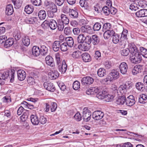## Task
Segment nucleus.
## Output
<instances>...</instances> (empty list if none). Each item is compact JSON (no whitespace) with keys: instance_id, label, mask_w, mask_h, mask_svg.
<instances>
[{"instance_id":"obj_26","label":"nucleus","mask_w":147,"mask_h":147,"mask_svg":"<svg viewBox=\"0 0 147 147\" xmlns=\"http://www.w3.org/2000/svg\"><path fill=\"white\" fill-rule=\"evenodd\" d=\"M85 36L84 34H80L78 37L77 41L78 43L80 44L78 46H82L81 44L84 42Z\"/></svg>"},{"instance_id":"obj_8","label":"nucleus","mask_w":147,"mask_h":147,"mask_svg":"<svg viewBox=\"0 0 147 147\" xmlns=\"http://www.w3.org/2000/svg\"><path fill=\"white\" fill-rule=\"evenodd\" d=\"M45 89L49 91L53 92L55 90V87L53 83L47 82H45L43 84Z\"/></svg>"},{"instance_id":"obj_56","label":"nucleus","mask_w":147,"mask_h":147,"mask_svg":"<svg viewBox=\"0 0 147 147\" xmlns=\"http://www.w3.org/2000/svg\"><path fill=\"white\" fill-rule=\"evenodd\" d=\"M39 122L42 124H45L47 121V118L43 116H40L39 118Z\"/></svg>"},{"instance_id":"obj_9","label":"nucleus","mask_w":147,"mask_h":147,"mask_svg":"<svg viewBox=\"0 0 147 147\" xmlns=\"http://www.w3.org/2000/svg\"><path fill=\"white\" fill-rule=\"evenodd\" d=\"M143 71L142 66L138 65L134 66L131 71L132 74L136 75L138 74L141 73Z\"/></svg>"},{"instance_id":"obj_21","label":"nucleus","mask_w":147,"mask_h":147,"mask_svg":"<svg viewBox=\"0 0 147 147\" xmlns=\"http://www.w3.org/2000/svg\"><path fill=\"white\" fill-rule=\"evenodd\" d=\"M13 9L12 5L9 4L6 7L5 13L8 16L12 15L13 12Z\"/></svg>"},{"instance_id":"obj_18","label":"nucleus","mask_w":147,"mask_h":147,"mask_svg":"<svg viewBox=\"0 0 147 147\" xmlns=\"http://www.w3.org/2000/svg\"><path fill=\"white\" fill-rule=\"evenodd\" d=\"M49 78L51 80L55 79L57 78L59 76V74L58 72L55 70L49 72Z\"/></svg>"},{"instance_id":"obj_55","label":"nucleus","mask_w":147,"mask_h":147,"mask_svg":"<svg viewBox=\"0 0 147 147\" xmlns=\"http://www.w3.org/2000/svg\"><path fill=\"white\" fill-rule=\"evenodd\" d=\"M111 24L109 23H105L103 26V31L105 30H109V29L111 28Z\"/></svg>"},{"instance_id":"obj_60","label":"nucleus","mask_w":147,"mask_h":147,"mask_svg":"<svg viewBox=\"0 0 147 147\" xmlns=\"http://www.w3.org/2000/svg\"><path fill=\"white\" fill-rule=\"evenodd\" d=\"M84 42L88 45L91 43V37L89 36H85Z\"/></svg>"},{"instance_id":"obj_44","label":"nucleus","mask_w":147,"mask_h":147,"mask_svg":"<svg viewBox=\"0 0 147 147\" xmlns=\"http://www.w3.org/2000/svg\"><path fill=\"white\" fill-rule=\"evenodd\" d=\"M105 93L106 92L105 91L99 92L97 94L96 96L99 99H102L105 98Z\"/></svg>"},{"instance_id":"obj_29","label":"nucleus","mask_w":147,"mask_h":147,"mask_svg":"<svg viewBox=\"0 0 147 147\" xmlns=\"http://www.w3.org/2000/svg\"><path fill=\"white\" fill-rule=\"evenodd\" d=\"M70 16L72 18H76L78 17V13L75 10L73 9H69V11Z\"/></svg>"},{"instance_id":"obj_46","label":"nucleus","mask_w":147,"mask_h":147,"mask_svg":"<svg viewBox=\"0 0 147 147\" xmlns=\"http://www.w3.org/2000/svg\"><path fill=\"white\" fill-rule=\"evenodd\" d=\"M114 98V96L111 94H106L105 95V98L107 102H109L112 101Z\"/></svg>"},{"instance_id":"obj_24","label":"nucleus","mask_w":147,"mask_h":147,"mask_svg":"<svg viewBox=\"0 0 147 147\" xmlns=\"http://www.w3.org/2000/svg\"><path fill=\"white\" fill-rule=\"evenodd\" d=\"M125 101V97L124 95H123L117 99L115 103L118 105H123L124 104Z\"/></svg>"},{"instance_id":"obj_50","label":"nucleus","mask_w":147,"mask_h":147,"mask_svg":"<svg viewBox=\"0 0 147 147\" xmlns=\"http://www.w3.org/2000/svg\"><path fill=\"white\" fill-rule=\"evenodd\" d=\"M72 28L69 27H65L64 29L65 34L67 35H69L71 34L72 32Z\"/></svg>"},{"instance_id":"obj_35","label":"nucleus","mask_w":147,"mask_h":147,"mask_svg":"<svg viewBox=\"0 0 147 147\" xmlns=\"http://www.w3.org/2000/svg\"><path fill=\"white\" fill-rule=\"evenodd\" d=\"M85 0H80L79 3L81 6L84 8V9H88L89 6L88 5L87 3Z\"/></svg>"},{"instance_id":"obj_2","label":"nucleus","mask_w":147,"mask_h":147,"mask_svg":"<svg viewBox=\"0 0 147 147\" xmlns=\"http://www.w3.org/2000/svg\"><path fill=\"white\" fill-rule=\"evenodd\" d=\"M137 51H134L130 55V60L133 63L137 64L140 63L142 60V57L141 55L139 52L138 49L136 47Z\"/></svg>"},{"instance_id":"obj_14","label":"nucleus","mask_w":147,"mask_h":147,"mask_svg":"<svg viewBox=\"0 0 147 147\" xmlns=\"http://www.w3.org/2000/svg\"><path fill=\"white\" fill-rule=\"evenodd\" d=\"M115 34V32L113 30H107L105 31L103 36L105 39H107L114 36Z\"/></svg>"},{"instance_id":"obj_51","label":"nucleus","mask_w":147,"mask_h":147,"mask_svg":"<svg viewBox=\"0 0 147 147\" xmlns=\"http://www.w3.org/2000/svg\"><path fill=\"white\" fill-rule=\"evenodd\" d=\"M64 24L62 22H61V21L58 22L57 27L59 31H62L63 30L64 27Z\"/></svg>"},{"instance_id":"obj_30","label":"nucleus","mask_w":147,"mask_h":147,"mask_svg":"<svg viewBox=\"0 0 147 147\" xmlns=\"http://www.w3.org/2000/svg\"><path fill=\"white\" fill-rule=\"evenodd\" d=\"M91 43L93 45H96L98 44L99 42V38L98 36L96 35H92L91 37Z\"/></svg>"},{"instance_id":"obj_3","label":"nucleus","mask_w":147,"mask_h":147,"mask_svg":"<svg viewBox=\"0 0 147 147\" xmlns=\"http://www.w3.org/2000/svg\"><path fill=\"white\" fill-rule=\"evenodd\" d=\"M136 47H130L129 48H126L123 49L121 51V54L122 56H127L130 52L131 54L135 51H136L138 50L136 48Z\"/></svg>"},{"instance_id":"obj_54","label":"nucleus","mask_w":147,"mask_h":147,"mask_svg":"<svg viewBox=\"0 0 147 147\" xmlns=\"http://www.w3.org/2000/svg\"><path fill=\"white\" fill-rule=\"evenodd\" d=\"M124 85L127 90L131 88L133 86V83L130 81L126 82Z\"/></svg>"},{"instance_id":"obj_63","label":"nucleus","mask_w":147,"mask_h":147,"mask_svg":"<svg viewBox=\"0 0 147 147\" xmlns=\"http://www.w3.org/2000/svg\"><path fill=\"white\" fill-rule=\"evenodd\" d=\"M59 86L62 91H64L66 88V86L63 82H60L58 85Z\"/></svg>"},{"instance_id":"obj_49","label":"nucleus","mask_w":147,"mask_h":147,"mask_svg":"<svg viewBox=\"0 0 147 147\" xmlns=\"http://www.w3.org/2000/svg\"><path fill=\"white\" fill-rule=\"evenodd\" d=\"M40 53L42 55H45L47 52L48 49L46 47H40Z\"/></svg>"},{"instance_id":"obj_41","label":"nucleus","mask_w":147,"mask_h":147,"mask_svg":"<svg viewBox=\"0 0 147 147\" xmlns=\"http://www.w3.org/2000/svg\"><path fill=\"white\" fill-rule=\"evenodd\" d=\"M140 51L141 52V55L145 58H147V49L143 47L140 48Z\"/></svg>"},{"instance_id":"obj_6","label":"nucleus","mask_w":147,"mask_h":147,"mask_svg":"<svg viewBox=\"0 0 147 147\" xmlns=\"http://www.w3.org/2000/svg\"><path fill=\"white\" fill-rule=\"evenodd\" d=\"M126 105L129 107H131L134 105L136 101L135 98L133 95H130L127 97L126 98H125Z\"/></svg>"},{"instance_id":"obj_36","label":"nucleus","mask_w":147,"mask_h":147,"mask_svg":"<svg viewBox=\"0 0 147 147\" xmlns=\"http://www.w3.org/2000/svg\"><path fill=\"white\" fill-rule=\"evenodd\" d=\"M106 71L104 68H100L98 70L97 73L99 77H102L106 75Z\"/></svg>"},{"instance_id":"obj_1","label":"nucleus","mask_w":147,"mask_h":147,"mask_svg":"<svg viewBox=\"0 0 147 147\" xmlns=\"http://www.w3.org/2000/svg\"><path fill=\"white\" fill-rule=\"evenodd\" d=\"M15 70H11L10 71L8 70L5 71L3 72H0V84L3 85L5 83L6 80L9 77L10 78V82H13L14 80Z\"/></svg>"},{"instance_id":"obj_25","label":"nucleus","mask_w":147,"mask_h":147,"mask_svg":"<svg viewBox=\"0 0 147 147\" xmlns=\"http://www.w3.org/2000/svg\"><path fill=\"white\" fill-rule=\"evenodd\" d=\"M40 49L39 47H33L32 49V53L35 57L38 56L40 53Z\"/></svg>"},{"instance_id":"obj_11","label":"nucleus","mask_w":147,"mask_h":147,"mask_svg":"<svg viewBox=\"0 0 147 147\" xmlns=\"http://www.w3.org/2000/svg\"><path fill=\"white\" fill-rule=\"evenodd\" d=\"M17 74L18 79L20 81L24 80L26 76L25 71L22 69L18 70L17 72Z\"/></svg>"},{"instance_id":"obj_31","label":"nucleus","mask_w":147,"mask_h":147,"mask_svg":"<svg viewBox=\"0 0 147 147\" xmlns=\"http://www.w3.org/2000/svg\"><path fill=\"white\" fill-rule=\"evenodd\" d=\"M38 16L40 20H44L46 17L45 11L43 10H40L38 12Z\"/></svg>"},{"instance_id":"obj_7","label":"nucleus","mask_w":147,"mask_h":147,"mask_svg":"<svg viewBox=\"0 0 147 147\" xmlns=\"http://www.w3.org/2000/svg\"><path fill=\"white\" fill-rule=\"evenodd\" d=\"M94 82V79L90 76L83 77L82 80V84L85 85H88L92 84Z\"/></svg>"},{"instance_id":"obj_64","label":"nucleus","mask_w":147,"mask_h":147,"mask_svg":"<svg viewBox=\"0 0 147 147\" xmlns=\"http://www.w3.org/2000/svg\"><path fill=\"white\" fill-rule=\"evenodd\" d=\"M72 30L74 34L75 35H78L80 32V30L78 28H74Z\"/></svg>"},{"instance_id":"obj_27","label":"nucleus","mask_w":147,"mask_h":147,"mask_svg":"<svg viewBox=\"0 0 147 147\" xmlns=\"http://www.w3.org/2000/svg\"><path fill=\"white\" fill-rule=\"evenodd\" d=\"M57 24L56 21L53 19H51L49 21V26L50 28L53 30H55L57 27Z\"/></svg>"},{"instance_id":"obj_34","label":"nucleus","mask_w":147,"mask_h":147,"mask_svg":"<svg viewBox=\"0 0 147 147\" xmlns=\"http://www.w3.org/2000/svg\"><path fill=\"white\" fill-rule=\"evenodd\" d=\"M34 8L32 5H28L25 7L24 11L28 14L31 13L33 11Z\"/></svg>"},{"instance_id":"obj_10","label":"nucleus","mask_w":147,"mask_h":147,"mask_svg":"<svg viewBox=\"0 0 147 147\" xmlns=\"http://www.w3.org/2000/svg\"><path fill=\"white\" fill-rule=\"evenodd\" d=\"M119 68L121 74L124 75L126 74L128 69V66L126 63L124 62L121 63L119 66Z\"/></svg>"},{"instance_id":"obj_28","label":"nucleus","mask_w":147,"mask_h":147,"mask_svg":"<svg viewBox=\"0 0 147 147\" xmlns=\"http://www.w3.org/2000/svg\"><path fill=\"white\" fill-rule=\"evenodd\" d=\"M67 42H64L61 44L63 46H72L74 44V41L73 38L71 37H69Z\"/></svg>"},{"instance_id":"obj_4","label":"nucleus","mask_w":147,"mask_h":147,"mask_svg":"<svg viewBox=\"0 0 147 147\" xmlns=\"http://www.w3.org/2000/svg\"><path fill=\"white\" fill-rule=\"evenodd\" d=\"M91 113L86 108H84L83 111V118L84 121L88 122L90 119Z\"/></svg>"},{"instance_id":"obj_39","label":"nucleus","mask_w":147,"mask_h":147,"mask_svg":"<svg viewBox=\"0 0 147 147\" xmlns=\"http://www.w3.org/2000/svg\"><path fill=\"white\" fill-rule=\"evenodd\" d=\"M136 89L140 91H143L144 89V85L142 83L140 82L137 83L136 84Z\"/></svg>"},{"instance_id":"obj_48","label":"nucleus","mask_w":147,"mask_h":147,"mask_svg":"<svg viewBox=\"0 0 147 147\" xmlns=\"http://www.w3.org/2000/svg\"><path fill=\"white\" fill-rule=\"evenodd\" d=\"M113 36V42L114 43H117L120 40V38L119 35L117 34H115Z\"/></svg>"},{"instance_id":"obj_5","label":"nucleus","mask_w":147,"mask_h":147,"mask_svg":"<svg viewBox=\"0 0 147 147\" xmlns=\"http://www.w3.org/2000/svg\"><path fill=\"white\" fill-rule=\"evenodd\" d=\"M104 114V113L100 111H94L92 114V117L95 120H98L102 118Z\"/></svg>"},{"instance_id":"obj_23","label":"nucleus","mask_w":147,"mask_h":147,"mask_svg":"<svg viewBox=\"0 0 147 147\" xmlns=\"http://www.w3.org/2000/svg\"><path fill=\"white\" fill-rule=\"evenodd\" d=\"M45 61L46 63L48 65L52 67L55 66L53 59L50 56L48 55L46 57Z\"/></svg>"},{"instance_id":"obj_17","label":"nucleus","mask_w":147,"mask_h":147,"mask_svg":"<svg viewBox=\"0 0 147 147\" xmlns=\"http://www.w3.org/2000/svg\"><path fill=\"white\" fill-rule=\"evenodd\" d=\"M136 15L137 16L139 17L147 16V9H141L137 11Z\"/></svg>"},{"instance_id":"obj_58","label":"nucleus","mask_w":147,"mask_h":147,"mask_svg":"<svg viewBox=\"0 0 147 147\" xmlns=\"http://www.w3.org/2000/svg\"><path fill=\"white\" fill-rule=\"evenodd\" d=\"M27 82L30 85H33L35 84L34 80L32 77H28L27 79Z\"/></svg>"},{"instance_id":"obj_13","label":"nucleus","mask_w":147,"mask_h":147,"mask_svg":"<svg viewBox=\"0 0 147 147\" xmlns=\"http://www.w3.org/2000/svg\"><path fill=\"white\" fill-rule=\"evenodd\" d=\"M99 89L97 87H90L86 91V93L88 95H94L98 92Z\"/></svg>"},{"instance_id":"obj_47","label":"nucleus","mask_w":147,"mask_h":147,"mask_svg":"<svg viewBox=\"0 0 147 147\" xmlns=\"http://www.w3.org/2000/svg\"><path fill=\"white\" fill-rule=\"evenodd\" d=\"M80 84L79 82L76 81L74 82L73 84V88L75 90H78L80 88Z\"/></svg>"},{"instance_id":"obj_22","label":"nucleus","mask_w":147,"mask_h":147,"mask_svg":"<svg viewBox=\"0 0 147 147\" xmlns=\"http://www.w3.org/2000/svg\"><path fill=\"white\" fill-rule=\"evenodd\" d=\"M81 30L82 32L91 33L92 32V29L90 26L89 25H85L81 28Z\"/></svg>"},{"instance_id":"obj_42","label":"nucleus","mask_w":147,"mask_h":147,"mask_svg":"<svg viewBox=\"0 0 147 147\" xmlns=\"http://www.w3.org/2000/svg\"><path fill=\"white\" fill-rule=\"evenodd\" d=\"M127 30L126 29H124L123 30L121 37V39L122 40H123L125 41L127 40Z\"/></svg>"},{"instance_id":"obj_40","label":"nucleus","mask_w":147,"mask_h":147,"mask_svg":"<svg viewBox=\"0 0 147 147\" xmlns=\"http://www.w3.org/2000/svg\"><path fill=\"white\" fill-rule=\"evenodd\" d=\"M14 42V39L12 38H9L5 40L4 44V46L9 45V46H11Z\"/></svg>"},{"instance_id":"obj_37","label":"nucleus","mask_w":147,"mask_h":147,"mask_svg":"<svg viewBox=\"0 0 147 147\" xmlns=\"http://www.w3.org/2000/svg\"><path fill=\"white\" fill-rule=\"evenodd\" d=\"M22 43L25 46H28L30 43L28 36H26L22 39Z\"/></svg>"},{"instance_id":"obj_33","label":"nucleus","mask_w":147,"mask_h":147,"mask_svg":"<svg viewBox=\"0 0 147 147\" xmlns=\"http://www.w3.org/2000/svg\"><path fill=\"white\" fill-rule=\"evenodd\" d=\"M139 99V102L141 103L144 104L147 102V96L145 94H142L140 96Z\"/></svg>"},{"instance_id":"obj_32","label":"nucleus","mask_w":147,"mask_h":147,"mask_svg":"<svg viewBox=\"0 0 147 147\" xmlns=\"http://www.w3.org/2000/svg\"><path fill=\"white\" fill-rule=\"evenodd\" d=\"M61 22H62L65 24H69V19L66 16L62 14L61 15Z\"/></svg>"},{"instance_id":"obj_57","label":"nucleus","mask_w":147,"mask_h":147,"mask_svg":"<svg viewBox=\"0 0 147 147\" xmlns=\"http://www.w3.org/2000/svg\"><path fill=\"white\" fill-rule=\"evenodd\" d=\"M102 11L106 15H108L110 13V9L109 7L105 6L102 8Z\"/></svg>"},{"instance_id":"obj_52","label":"nucleus","mask_w":147,"mask_h":147,"mask_svg":"<svg viewBox=\"0 0 147 147\" xmlns=\"http://www.w3.org/2000/svg\"><path fill=\"white\" fill-rule=\"evenodd\" d=\"M31 3L36 6H38L41 5V0H31Z\"/></svg>"},{"instance_id":"obj_45","label":"nucleus","mask_w":147,"mask_h":147,"mask_svg":"<svg viewBox=\"0 0 147 147\" xmlns=\"http://www.w3.org/2000/svg\"><path fill=\"white\" fill-rule=\"evenodd\" d=\"M13 36L16 40H19L21 37L20 32L18 31H16L13 33Z\"/></svg>"},{"instance_id":"obj_62","label":"nucleus","mask_w":147,"mask_h":147,"mask_svg":"<svg viewBox=\"0 0 147 147\" xmlns=\"http://www.w3.org/2000/svg\"><path fill=\"white\" fill-rule=\"evenodd\" d=\"M50 9L52 10V11L53 12H55L57 11V6L54 3H51L50 5Z\"/></svg>"},{"instance_id":"obj_61","label":"nucleus","mask_w":147,"mask_h":147,"mask_svg":"<svg viewBox=\"0 0 147 147\" xmlns=\"http://www.w3.org/2000/svg\"><path fill=\"white\" fill-rule=\"evenodd\" d=\"M74 119L77 121H79L81 120L82 117L79 112L76 113L74 116Z\"/></svg>"},{"instance_id":"obj_20","label":"nucleus","mask_w":147,"mask_h":147,"mask_svg":"<svg viewBox=\"0 0 147 147\" xmlns=\"http://www.w3.org/2000/svg\"><path fill=\"white\" fill-rule=\"evenodd\" d=\"M24 20L27 24H34V23H37L38 19L37 18L33 17L26 18Z\"/></svg>"},{"instance_id":"obj_38","label":"nucleus","mask_w":147,"mask_h":147,"mask_svg":"<svg viewBox=\"0 0 147 147\" xmlns=\"http://www.w3.org/2000/svg\"><path fill=\"white\" fill-rule=\"evenodd\" d=\"M127 90L126 89L125 85H123L120 86L118 88V91L121 94V95H124L123 94L126 93Z\"/></svg>"},{"instance_id":"obj_19","label":"nucleus","mask_w":147,"mask_h":147,"mask_svg":"<svg viewBox=\"0 0 147 147\" xmlns=\"http://www.w3.org/2000/svg\"><path fill=\"white\" fill-rule=\"evenodd\" d=\"M109 75L113 80H115L119 77V72L116 70L113 69L112 70L110 73Z\"/></svg>"},{"instance_id":"obj_16","label":"nucleus","mask_w":147,"mask_h":147,"mask_svg":"<svg viewBox=\"0 0 147 147\" xmlns=\"http://www.w3.org/2000/svg\"><path fill=\"white\" fill-rule=\"evenodd\" d=\"M81 55L82 60L85 62H90L91 60V57L88 53H84Z\"/></svg>"},{"instance_id":"obj_43","label":"nucleus","mask_w":147,"mask_h":147,"mask_svg":"<svg viewBox=\"0 0 147 147\" xmlns=\"http://www.w3.org/2000/svg\"><path fill=\"white\" fill-rule=\"evenodd\" d=\"M101 27V24L98 22H96L93 25V28L94 31H98L100 29Z\"/></svg>"},{"instance_id":"obj_59","label":"nucleus","mask_w":147,"mask_h":147,"mask_svg":"<svg viewBox=\"0 0 147 147\" xmlns=\"http://www.w3.org/2000/svg\"><path fill=\"white\" fill-rule=\"evenodd\" d=\"M51 110L52 112H54L56 110L57 107V105L56 103L52 102L51 103Z\"/></svg>"},{"instance_id":"obj_53","label":"nucleus","mask_w":147,"mask_h":147,"mask_svg":"<svg viewBox=\"0 0 147 147\" xmlns=\"http://www.w3.org/2000/svg\"><path fill=\"white\" fill-rule=\"evenodd\" d=\"M81 53L78 51H75L72 54V57L74 58H78L80 56Z\"/></svg>"},{"instance_id":"obj_12","label":"nucleus","mask_w":147,"mask_h":147,"mask_svg":"<svg viewBox=\"0 0 147 147\" xmlns=\"http://www.w3.org/2000/svg\"><path fill=\"white\" fill-rule=\"evenodd\" d=\"M67 68V66L66 64L65 60H63L62 65H58V69L59 72L62 74L64 73Z\"/></svg>"},{"instance_id":"obj_15","label":"nucleus","mask_w":147,"mask_h":147,"mask_svg":"<svg viewBox=\"0 0 147 147\" xmlns=\"http://www.w3.org/2000/svg\"><path fill=\"white\" fill-rule=\"evenodd\" d=\"M30 120L31 123L34 125H37L39 123V118L36 115H32L30 116Z\"/></svg>"}]
</instances>
